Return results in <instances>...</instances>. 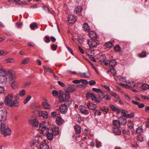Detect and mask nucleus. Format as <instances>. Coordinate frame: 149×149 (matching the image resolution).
<instances>
[{
	"instance_id": "obj_1",
	"label": "nucleus",
	"mask_w": 149,
	"mask_h": 149,
	"mask_svg": "<svg viewBox=\"0 0 149 149\" xmlns=\"http://www.w3.org/2000/svg\"><path fill=\"white\" fill-rule=\"evenodd\" d=\"M13 95L9 93L6 97L4 101L6 104L8 105L10 107H15L17 106V104L18 103V101L17 100H13Z\"/></svg>"
},
{
	"instance_id": "obj_2",
	"label": "nucleus",
	"mask_w": 149,
	"mask_h": 149,
	"mask_svg": "<svg viewBox=\"0 0 149 149\" xmlns=\"http://www.w3.org/2000/svg\"><path fill=\"white\" fill-rule=\"evenodd\" d=\"M1 132L4 136L6 137L10 135L11 134V131L9 127L6 124H3Z\"/></svg>"
},
{
	"instance_id": "obj_3",
	"label": "nucleus",
	"mask_w": 149,
	"mask_h": 149,
	"mask_svg": "<svg viewBox=\"0 0 149 149\" xmlns=\"http://www.w3.org/2000/svg\"><path fill=\"white\" fill-rule=\"evenodd\" d=\"M7 112L5 109L0 110V120L2 122L5 121L7 119Z\"/></svg>"
},
{
	"instance_id": "obj_4",
	"label": "nucleus",
	"mask_w": 149,
	"mask_h": 149,
	"mask_svg": "<svg viewBox=\"0 0 149 149\" xmlns=\"http://www.w3.org/2000/svg\"><path fill=\"white\" fill-rule=\"evenodd\" d=\"M87 43L90 48H95L99 44L97 41L94 40L93 39L88 40Z\"/></svg>"
},
{
	"instance_id": "obj_5",
	"label": "nucleus",
	"mask_w": 149,
	"mask_h": 149,
	"mask_svg": "<svg viewBox=\"0 0 149 149\" xmlns=\"http://www.w3.org/2000/svg\"><path fill=\"white\" fill-rule=\"evenodd\" d=\"M79 111L80 113L85 115H87L89 112L86 108L84 106H80L79 107Z\"/></svg>"
},
{
	"instance_id": "obj_6",
	"label": "nucleus",
	"mask_w": 149,
	"mask_h": 149,
	"mask_svg": "<svg viewBox=\"0 0 149 149\" xmlns=\"http://www.w3.org/2000/svg\"><path fill=\"white\" fill-rule=\"evenodd\" d=\"M77 20L76 17L74 15H70L68 16V21L70 24H73Z\"/></svg>"
},
{
	"instance_id": "obj_7",
	"label": "nucleus",
	"mask_w": 149,
	"mask_h": 149,
	"mask_svg": "<svg viewBox=\"0 0 149 149\" xmlns=\"http://www.w3.org/2000/svg\"><path fill=\"white\" fill-rule=\"evenodd\" d=\"M60 112L63 114L66 113L68 110V107L65 104L61 105L60 107Z\"/></svg>"
},
{
	"instance_id": "obj_8",
	"label": "nucleus",
	"mask_w": 149,
	"mask_h": 149,
	"mask_svg": "<svg viewBox=\"0 0 149 149\" xmlns=\"http://www.w3.org/2000/svg\"><path fill=\"white\" fill-rule=\"evenodd\" d=\"M40 127H42L41 129V133L44 135H46L49 132L48 129L46 127L42 126V124L40 123L39 125Z\"/></svg>"
},
{
	"instance_id": "obj_9",
	"label": "nucleus",
	"mask_w": 149,
	"mask_h": 149,
	"mask_svg": "<svg viewBox=\"0 0 149 149\" xmlns=\"http://www.w3.org/2000/svg\"><path fill=\"white\" fill-rule=\"evenodd\" d=\"M38 114L39 116L44 119H46L48 117V113L46 111H40L38 112Z\"/></svg>"
},
{
	"instance_id": "obj_10",
	"label": "nucleus",
	"mask_w": 149,
	"mask_h": 149,
	"mask_svg": "<svg viewBox=\"0 0 149 149\" xmlns=\"http://www.w3.org/2000/svg\"><path fill=\"white\" fill-rule=\"evenodd\" d=\"M65 100L69 102L70 104H71V101L70 100V96L69 92L66 91L65 93Z\"/></svg>"
},
{
	"instance_id": "obj_11",
	"label": "nucleus",
	"mask_w": 149,
	"mask_h": 149,
	"mask_svg": "<svg viewBox=\"0 0 149 149\" xmlns=\"http://www.w3.org/2000/svg\"><path fill=\"white\" fill-rule=\"evenodd\" d=\"M45 140H43V142L40 145V149H49V147L47 143L46 142Z\"/></svg>"
},
{
	"instance_id": "obj_12",
	"label": "nucleus",
	"mask_w": 149,
	"mask_h": 149,
	"mask_svg": "<svg viewBox=\"0 0 149 149\" xmlns=\"http://www.w3.org/2000/svg\"><path fill=\"white\" fill-rule=\"evenodd\" d=\"M29 122L33 127H37L38 126L39 123L36 119L30 120H29Z\"/></svg>"
},
{
	"instance_id": "obj_13",
	"label": "nucleus",
	"mask_w": 149,
	"mask_h": 149,
	"mask_svg": "<svg viewBox=\"0 0 149 149\" xmlns=\"http://www.w3.org/2000/svg\"><path fill=\"white\" fill-rule=\"evenodd\" d=\"M52 134L54 136H56L60 132V131L58 127L54 126L52 129Z\"/></svg>"
},
{
	"instance_id": "obj_14",
	"label": "nucleus",
	"mask_w": 149,
	"mask_h": 149,
	"mask_svg": "<svg viewBox=\"0 0 149 149\" xmlns=\"http://www.w3.org/2000/svg\"><path fill=\"white\" fill-rule=\"evenodd\" d=\"M8 73L10 74L9 77V79L10 80L15 81L16 79V76L14 74L12 73V71L11 70H9L8 71Z\"/></svg>"
},
{
	"instance_id": "obj_15",
	"label": "nucleus",
	"mask_w": 149,
	"mask_h": 149,
	"mask_svg": "<svg viewBox=\"0 0 149 149\" xmlns=\"http://www.w3.org/2000/svg\"><path fill=\"white\" fill-rule=\"evenodd\" d=\"M82 27L83 30L86 32H88L90 30V28L88 24L84 23L82 25Z\"/></svg>"
},
{
	"instance_id": "obj_16",
	"label": "nucleus",
	"mask_w": 149,
	"mask_h": 149,
	"mask_svg": "<svg viewBox=\"0 0 149 149\" xmlns=\"http://www.w3.org/2000/svg\"><path fill=\"white\" fill-rule=\"evenodd\" d=\"M76 89V87L74 85H70L67 88L66 91L69 93H72L75 91Z\"/></svg>"
},
{
	"instance_id": "obj_17",
	"label": "nucleus",
	"mask_w": 149,
	"mask_h": 149,
	"mask_svg": "<svg viewBox=\"0 0 149 149\" xmlns=\"http://www.w3.org/2000/svg\"><path fill=\"white\" fill-rule=\"evenodd\" d=\"M86 97L88 99H91L92 100H95L96 99V97L93 94L88 93L86 95Z\"/></svg>"
},
{
	"instance_id": "obj_18",
	"label": "nucleus",
	"mask_w": 149,
	"mask_h": 149,
	"mask_svg": "<svg viewBox=\"0 0 149 149\" xmlns=\"http://www.w3.org/2000/svg\"><path fill=\"white\" fill-rule=\"evenodd\" d=\"M89 36L92 39H96L97 38V35L95 32L91 31L89 32Z\"/></svg>"
},
{
	"instance_id": "obj_19",
	"label": "nucleus",
	"mask_w": 149,
	"mask_h": 149,
	"mask_svg": "<svg viewBox=\"0 0 149 149\" xmlns=\"http://www.w3.org/2000/svg\"><path fill=\"white\" fill-rule=\"evenodd\" d=\"M74 127L75 131L76 133L79 134L81 133V127L79 125L77 124L75 125Z\"/></svg>"
},
{
	"instance_id": "obj_20",
	"label": "nucleus",
	"mask_w": 149,
	"mask_h": 149,
	"mask_svg": "<svg viewBox=\"0 0 149 149\" xmlns=\"http://www.w3.org/2000/svg\"><path fill=\"white\" fill-rule=\"evenodd\" d=\"M86 53L88 56H92L94 55L95 51L94 50H91V49H87L86 50Z\"/></svg>"
},
{
	"instance_id": "obj_21",
	"label": "nucleus",
	"mask_w": 149,
	"mask_h": 149,
	"mask_svg": "<svg viewBox=\"0 0 149 149\" xmlns=\"http://www.w3.org/2000/svg\"><path fill=\"white\" fill-rule=\"evenodd\" d=\"M7 77L6 75H0V84H3L5 83L7 81Z\"/></svg>"
},
{
	"instance_id": "obj_22",
	"label": "nucleus",
	"mask_w": 149,
	"mask_h": 149,
	"mask_svg": "<svg viewBox=\"0 0 149 149\" xmlns=\"http://www.w3.org/2000/svg\"><path fill=\"white\" fill-rule=\"evenodd\" d=\"M113 124L115 127H119L120 126V123L119 120H113Z\"/></svg>"
},
{
	"instance_id": "obj_23",
	"label": "nucleus",
	"mask_w": 149,
	"mask_h": 149,
	"mask_svg": "<svg viewBox=\"0 0 149 149\" xmlns=\"http://www.w3.org/2000/svg\"><path fill=\"white\" fill-rule=\"evenodd\" d=\"M35 140L38 142V144H41L43 142V139L42 137L40 136H37L34 137Z\"/></svg>"
},
{
	"instance_id": "obj_24",
	"label": "nucleus",
	"mask_w": 149,
	"mask_h": 149,
	"mask_svg": "<svg viewBox=\"0 0 149 149\" xmlns=\"http://www.w3.org/2000/svg\"><path fill=\"white\" fill-rule=\"evenodd\" d=\"M29 143L31 146H37L38 145V142H37L35 140L34 138L31 139Z\"/></svg>"
},
{
	"instance_id": "obj_25",
	"label": "nucleus",
	"mask_w": 149,
	"mask_h": 149,
	"mask_svg": "<svg viewBox=\"0 0 149 149\" xmlns=\"http://www.w3.org/2000/svg\"><path fill=\"white\" fill-rule=\"evenodd\" d=\"M88 108L91 110H95L96 108V105L92 103H89L87 105Z\"/></svg>"
},
{
	"instance_id": "obj_26",
	"label": "nucleus",
	"mask_w": 149,
	"mask_h": 149,
	"mask_svg": "<svg viewBox=\"0 0 149 149\" xmlns=\"http://www.w3.org/2000/svg\"><path fill=\"white\" fill-rule=\"evenodd\" d=\"M63 120L60 117H58L56 120V123L58 125H61L63 123Z\"/></svg>"
},
{
	"instance_id": "obj_27",
	"label": "nucleus",
	"mask_w": 149,
	"mask_h": 149,
	"mask_svg": "<svg viewBox=\"0 0 149 149\" xmlns=\"http://www.w3.org/2000/svg\"><path fill=\"white\" fill-rule=\"evenodd\" d=\"M119 127H114L113 129V131L114 133L116 135H120L121 133V131L119 129Z\"/></svg>"
},
{
	"instance_id": "obj_28",
	"label": "nucleus",
	"mask_w": 149,
	"mask_h": 149,
	"mask_svg": "<svg viewBox=\"0 0 149 149\" xmlns=\"http://www.w3.org/2000/svg\"><path fill=\"white\" fill-rule=\"evenodd\" d=\"M80 75L86 78H88L91 76V74L89 72H87L86 73H80Z\"/></svg>"
},
{
	"instance_id": "obj_29",
	"label": "nucleus",
	"mask_w": 149,
	"mask_h": 149,
	"mask_svg": "<svg viewBox=\"0 0 149 149\" xmlns=\"http://www.w3.org/2000/svg\"><path fill=\"white\" fill-rule=\"evenodd\" d=\"M109 64L111 67H113L117 64L116 61L115 59H113L109 61Z\"/></svg>"
},
{
	"instance_id": "obj_30",
	"label": "nucleus",
	"mask_w": 149,
	"mask_h": 149,
	"mask_svg": "<svg viewBox=\"0 0 149 149\" xmlns=\"http://www.w3.org/2000/svg\"><path fill=\"white\" fill-rule=\"evenodd\" d=\"M81 6H78L75 8L74 12L76 14H79L81 13Z\"/></svg>"
},
{
	"instance_id": "obj_31",
	"label": "nucleus",
	"mask_w": 149,
	"mask_h": 149,
	"mask_svg": "<svg viewBox=\"0 0 149 149\" xmlns=\"http://www.w3.org/2000/svg\"><path fill=\"white\" fill-rule=\"evenodd\" d=\"M123 117L124 116L123 115L122 116L120 117L119 119L120 120L119 121H120V124L124 125L126 123L127 121L125 118H123Z\"/></svg>"
},
{
	"instance_id": "obj_32",
	"label": "nucleus",
	"mask_w": 149,
	"mask_h": 149,
	"mask_svg": "<svg viewBox=\"0 0 149 149\" xmlns=\"http://www.w3.org/2000/svg\"><path fill=\"white\" fill-rule=\"evenodd\" d=\"M30 28L32 30H33L35 29L38 28V26L35 22L31 24L30 26Z\"/></svg>"
},
{
	"instance_id": "obj_33",
	"label": "nucleus",
	"mask_w": 149,
	"mask_h": 149,
	"mask_svg": "<svg viewBox=\"0 0 149 149\" xmlns=\"http://www.w3.org/2000/svg\"><path fill=\"white\" fill-rule=\"evenodd\" d=\"M46 135L47 139L51 141L53 139V135H54L52 133L49 132Z\"/></svg>"
},
{
	"instance_id": "obj_34",
	"label": "nucleus",
	"mask_w": 149,
	"mask_h": 149,
	"mask_svg": "<svg viewBox=\"0 0 149 149\" xmlns=\"http://www.w3.org/2000/svg\"><path fill=\"white\" fill-rule=\"evenodd\" d=\"M143 132V129L141 127H139L136 129V132L137 134H141Z\"/></svg>"
},
{
	"instance_id": "obj_35",
	"label": "nucleus",
	"mask_w": 149,
	"mask_h": 149,
	"mask_svg": "<svg viewBox=\"0 0 149 149\" xmlns=\"http://www.w3.org/2000/svg\"><path fill=\"white\" fill-rule=\"evenodd\" d=\"M123 116L124 118H132L134 116V113H132L130 114H127L123 115Z\"/></svg>"
},
{
	"instance_id": "obj_36",
	"label": "nucleus",
	"mask_w": 149,
	"mask_h": 149,
	"mask_svg": "<svg viewBox=\"0 0 149 149\" xmlns=\"http://www.w3.org/2000/svg\"><path fill=\"white\" fill-rule=\"evenodd\" d=\"M111 109L114 111L117 112L118 113H119L120 112V110L118 109L116 107L113 105H111L110 106Z\"/></svg>"
},
{
	"instance_id": "obj_37",
	"label": "nucleus",
	"mask_w": 149,
	"mask_h": 149,
	"mask_svg": "<svg viewBox=\"0 0 149 149\" xmlns=\"http://www.w3.org/2000/svg\"><path fill=\"white\" fill-rule=\"evenodd\" d=\"M128 127L130 129H132L134 128V124L132 122L128 121L127 123Z\"/></svg>"
},
{
	"instance_id": "obj_38",
	"label": "nucleus",
	"mask_w": 149,
	"mask_h": 149,
	"mask_svg": "<svg viewBox=\"0 0 149 149\" xmlns=\"http://www.w3.org/2000/svg\"><path fill=\"white\" fill-rule=\"evenodd\" d=\"M99 95V100H102L104 98V93L102 91H101L100 92L98 93Z\"/></svg>"
},
{
	"instance_id": "obj_39",
	"label": "nucleus",
	"mask_w": 149,
	"mask_h": 149,
	"mask_svg": "<svg viewBox=\"0 0 149 149\" xmlns=\"http://www.w3.org/2000/svg\"><path fill=\"white\" fill-rule=\"evenodd\" d=\"M105 46L107 48H110L112 47L113 46V43L110 42H108L105 43Z\"/></svg>"
},
{
	"instance_id": "obj_40",
	"label": "nucleus",
	"mask_w": 149,
	"mask_h": 149,
	"mask_svg": "<svg viewBox=\"0 0 149 149\" xmlns=\"http://www.w3.org/2000/svg\"><path fill=\"white\" fill-rule=\"evenodd\" d=\"M42 105L44 109H49L50 108V105L46 102H43Z\"/></svg>"
},
{
	"instance_id": "obj_41",
	"label": "nucleus",
	"mask_w": 149,
	"mask_h": 149,
	"mask_svg": "<svg viewBox=\"0 0 149 149\" xmlns=\"http://www.w3.org/2000/svg\"><path fill=\"white\" fill-rule=\"evenodd\" d=\"M141 88L144 90H147L149 88V85L144 84L141 86Z\"/></svg>"
},
{
	"instance_id": "obj_42",
	"label": "nucleus",
	"mask_w": 149,
	"mask_h": 149,
	"mask_svg": "<svg viewBox=\"0 0 149 149\" xmlns=\"http://www.w3.org/2000/svg\"><path fill=\"white\" fill-rule=\"evenodd\" d=\"M109 69L110 70V71L111 73L113 75H115L116 74V72L115 71V70H114V68L113 67H109Z\"/></svg>"
},
{
	"instance_id": "obj_43",
	"label": "nucleus",
	"mask_w": 149,
	"mask_h": 149,
	"mask_svg": "<svg viewBox=\"0 0 149 149\" xmlns=\"http://www.w3.org/2000/svg\"><path fill=\"white\" fill-rule=\"evenodd\" d=\"M127 84L128 86L129 87H133L135 86V83L134 82L132 81L129 82Z\"/></svg>"
},
{
	"instance_id": "obj_44",
	"label": "nucleus",
	"mask_w": 149,
	"mask_h": 149,
	"mask_svg": "<svg viewBox=\"0 0 149 149\" xmlns=\"http://www.w3.org/2000/svg\"><path fill=\"white\" fill-rule=\"evenodd\" d=\"M31 96L30 95L28 96L26 99L23 102L24 104L27 103L31 99Z\"/></svg>"
},
{
	"instance_id": "obj_45",
	"label": "nucleus",
	"mask_w": 149,
	"mask_h": 149,
	"mask_svg": "<svg viewBox=\"0 0 149 149\" xmlns=\"http://www.w3.org/2000/svg\"><path fill=\"white\" fill-rule=\"evenodd\" d=\"M17 86V82L16 81H14L11 84V86L13 89L16 88Z\"/></svg>"
},
{
	"instance_id": "obj_46",
	"label": "nucleus",
	"mask_w": 149,
	"mask_h": 149,
	"mask_svg": "<svg viewBox=\"0 0 149 149\" xmlns=\"http://www.w3.org/2000/svg\"><path fill=\"white\" fill-rule=\"evenodd\" d=\"M44 40L46 43H49L50 40L49 36H45V37Z\"/></svg>"
},
{
	"instance_id": "obj_47",
	"label": "nucleus",
	"mask_w": 149,
	"mask_h": 149,
	"mask_svg": "<svg viewBox=\"0 0 149 149\" xmlns=\"http://www.w3.org/2000/svg\"><path fill=\"white\" fill-rule=\"evenodd\" d=\"M114 50L116 52H118L120 50V47L118 45H116L114 48Z\"/></svg>"
},
{
	"instance_id": "obj_48",
	"label": "nucleus",
	"mask_w": 149,
	"mask_h": 149,
	"mask_svg": "<svg viewBox=\"0 0 149 149\" xmlns=\"http://www.w3.org/2000/svg\"><path fill=\"white\" fill-rule=\"evenodd\" d=\"M146 56V53L145 51H144L139 54V56L141 58H144Z\"/></svg>"
},
{
	"instance_id": "obj_49",
	"label": "nucleus",
	"mask_w": 149,
	"mask_h": 149,
	"mask_svg": "<svg viewBox=\"0 0 149 149\" xmlns=\"http://www.w3.org/2000/svg\"><path fill=\"white\" fill-rule=\"evenodd\" d=\"M0 73L3 74L2 75H7L6 72L3 69H0Z\"/></svg>"
},
{
	"instance_id": "obj_50",
	"label": "nucleus",
	"mask_w": 149,
	"mask_h": 149,
	"mask_svg": "<svg viewBox=\"0 0 149 149\" xmlns=\"http://www.w3.org/2000/svg\"><path fill=\"white\" fill-rule=\"evenodd\" d=\"M52 94L54 97H56L58 95V92L56 90H53L52 92Z\"/></svg>"
},
{
	"instance_id": "obj_51",
	"label": "nucleus",
	"mask_w": 149,
	"mask_h": 149,
	"mask_svg": "<svg viewBox=\"0 0 149 149\" xmlns=\"http://www.w3.org/2000/svg\"><path fill=\"white\" fill-rule=\"evenodd\" d=\"M106 57L104 55H101L100 57V61H101L104 62L106 60Z\"/></svg>"
},
{
	"instance_id": "obj_52",
	"label": "nucleus",
	"mask_w": 149,
	"mask_h": 149,
	"mask_svg": "<svg viewBox=\"0 0 149 149\" xmlns=\"http://www.w3.org/2000/svg\"><path fill=\"white\" fill-rule=\"evenodd\" d=\"M123 133L124 134L129 135L130 134V132L128 130H124L123 131Z\"/></svg>"
},
{
	"instance_id": "obj_53",
	"label": "nucleus",
	"mask_w": 149,
	"mask_h": 149,
	"mask_svg": "<svg viewBox=\"0 0 149 149\" xmlns=\"http://www.w3.org/2000/svg\"><path fill=\"white\" fill-rule=\"evenodd\" d=\"M7 62L9 63H13L14 62V60L12 58H9L6 59Z\"/></svg>"
},
{
	"instance_id": "obj_54",
	"label": "nucleus",
	"mask_w": 149,
	"mask_h": 149,
	"mask_svg": "<svg viewBox=\"0 0 149 149\" xmlns=\"http://www.w3.org/2000/svg\"><path fill=\"white\" fill-rule=\"evenodd\" d=\"M92 90L94 91L95 92H96L97 93H99L100 92H101V90L98 88H93L92 89Z\"/></svg>"
},
{
	"instance_id": "obj_55",
	"label": "nucleus",
	"mask_w": 149,
	"mask_h": 149,
	"mask_svg": "<svg viewBox=\"0 0 149 149\" xmlns=\"http://www.w3.org/2000/svg\"><path fill=\"white\" fill-rule=\"evenodd\" d=\"M96 147L99 148L101 146V143L100 142L98 141H96Z\"/></svg>"
},
{
	"instance_id": "obj_56",
	"label": "nucleus",
	"mask_w": 149,
	"mask_h": 149,
	"mask_svg": "<svg viewBox=\"0 0 149 149\" xmlns=\"http://www.w3.org/2000/svg\"><path fill=\"white\" fill-rule=\"evenodd\" d=\"M43 9L45 10H46V12H50V10L49 8L46 6H44L43 7Z\"/></svg>"
},
{
	"instance_id": "obj_57",
	"label": "nucleus",
	"mask_w": 149,
	"mask_h": 149,
	"mask_svg": "<svg viewBox=\"0 0 149 149\" xmlns=\"http://www.w3.org/2000/svg\"><path fill=\"white\" fill-rule=\"evenodd\" d=\"M8 52L6 51L4 52L3 50H0V55H5Z\"/></svg>"
},
{
	"instance_id": "obj_58",
	"label": "nucleus",
	"mask_w": 149,
	"mask_h": 149,
	"mask_svg": "<svg viewBox=\"0 0 149 149\" xmlns=\"http://www.w3.org/2000/svg\"><path fill=\"white\" fill-rule=\"evenodd\" d=\"M25 94V90H23L22 91H20L19 93V95L21 96H22L24 95Z\"/></svg>"
},
{
	"instance_id": "obj_59",
	"label": "nucleus",
	"mask_w": 149,
	"mask_h": 149,
	"mask_svg": "<svg viewBox=\"0 0 149 149\" xmlns=\"http://www.w3.org/2000/svg\"><path fill=\"white\" fill-rule=\"evenodd\" d=\"M88 83L90 85H93L95 84L96 83V82L94 80H90L88 82Z\"/></svg>"
},
{
	"instance_id": "obj_60",
	"label": "nucleus",
	"mask_w": 149,
	"mask_h": 149,
	"mask_svg": "<svg viewBox=\"0 0 149 149\" xmlns=\"http://www.w3.org/2000/svg\"><path fill=\"white\" fill-rule=\"evenodd\" d=\"M45 70L46 72H48L51 73H52V69L49 68H45Z\"/></svg>"
},
{
	"instance_id": "obj_61",
	"label": "nucleus",
	"mask_w": 149,
	"mask_h": 149,
	"mask_svg": "<svg viewBox=\"0 0 149 149\" xmlns=\"http://www.w3.org/2000/svg\"><path fill=\"white\" fill-rule=\"evenodd\" d=\"M80 82L86 84H87L88 83V82L87 80L83 79H80Z\"/></svg>"
},
{
	"instance_id": "obj_62",
	"label": "nucleus",
	"mask_w": 149,
	"mask_h": 149,
	"mask_svg": "<svg viewBox=\"0 0 149 149\" xmlns=\"http://www.w3.org/2000/svg\"><path fill=\"white\" fill-rule=\"evenodd\" d=\"M57 45H54L53 44V45H52V49L54 51H55L56 50V48H57Z\"/></svg>"
},
{
	"instance_id": "obj_63",
	"label": "nucleus",
	"mask_w": 149,
	"mask_h": 149,
	"mask_svg": "<svg viewBox=\"0 0 149 149\" xmlns=\"http://www.w3.org/2000/svg\"><path fill=\"white\" fill-rule=\"evenodd\" d=\"M22 25V23H18L17 22L16 24V26L17 27L19 28Z\"/></svg>"
},
{
	"instance_id": "obj_64",
	"label": "nucleus",
	"mask_w": 149,
	"mask_h": 149,
	"mask_svg": "<svg viewBox=\"0 0 149 149\" xmlns=\"http://www.w3.org/2000/svg\"><path fill=\"white\" fill-rule=\"evenodd\" d=\"M104 98L106 99L107 100H109L111 99V98L109 96L107 95L104 96Z\"/></svg>"
}]
</instances>
